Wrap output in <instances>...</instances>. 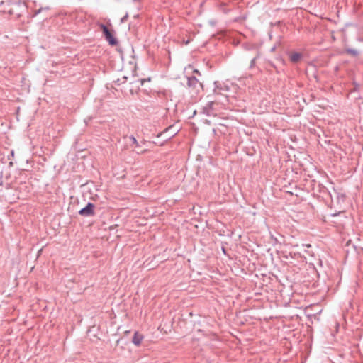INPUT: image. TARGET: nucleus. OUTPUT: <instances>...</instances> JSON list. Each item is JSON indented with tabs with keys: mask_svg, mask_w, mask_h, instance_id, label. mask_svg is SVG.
I'll use <instances>...</instances> for the list:
<instances>
[{
	"mask_svg": "<svg viewBox=\"0 0 363 363\" xmlns=\"http://www.w3.org/2000/svg\"><path fill=\"white\" fill-rule=\"evenodd\" d=\"M94 205L93 203H89L86 207L81 209L79 213L83 216H90L94 214Z\"/></svg>",
	"mask_w": 363,
	"mask_h": 363,
	"instance_id": "obj_1",
	"label": "nucleus"
},
{
	"mask_svg": "<svg viewBox=\"0 0 363 363\" xmlns=\"http://www.w3.org/2000/svg\"><path fill=\"white\" fill-rule=\"evenodd\" d=\"M101 28L102 31L106 37V39L109 42V43L111 45H115L116 43V41L115 38H113L111 32L104 25H101Z\"/></svg>",
	"mask_w": 363,
	"mask_h": 363,
	"instance_id": "obj_2",
	"label": "nucleus"
},
{
	"mask_svg": "<svg viewBox=\"0 0 363 363\" xmlns=\"http://www.w3.org/2000/svg\"><path fill=\"white\" fill-rule=\"evenodd\" d=\"M143 340V335L138 332L134 333L133 337V343L137 346H139Z\"/></svg>",
	"mask_w": 363,
	"mask_h": 363,
	"instance_id": "obj_3",
	"label": "nucleus"
},
{
	"mask_svg": "<svg viewBox=\"0 0 363 363\" xmlns=\"http://www.w3.org/2000/svg\"><path fill=\"white\" fill-rule=\"evenodd\" d=\"M302 57L301 54L298 52H292L290 54V60L292 62H298Z\"/></svg>",
	"mask_w": 363,
	"mask_h": 363,
	"instance_id": "obj_4",
	"label": "nucleus"
},
{
	"mask_svg": "<svg viewBox=\"0 0 363 363\" xmlns=\"http://www.w3.org/2000/svg\"><path fill=\"white\" fill-rule=\"evenodd\" d=\"M131 139H132V140H133V143H135V144H136V143H138V142H137L136 139H135L134 137H132V138H131Z\"/></svg>",
	"mask_w": 363,
	"mask_h": 363,
	"instance_id": "obj_5",
	"label": "nucleus"
}]
</instances>
